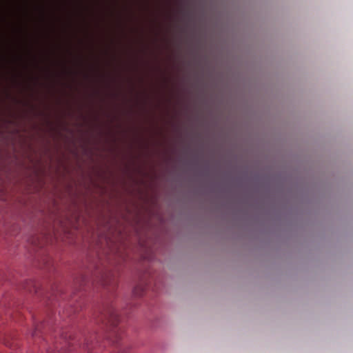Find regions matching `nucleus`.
Here are the masks:
<instances>
[{
	"instance_id": "2",
	"label": "nucleus",
	"mask_w": 353,
	"mask_h": 353,
	"mask_svg": "<svg viewBox=\"0 0 353 353\" xmlns=\"http://www.w3.org/2000/svg\"><path fill=\"white\" fill-rule=\"evenodd\" d=\"M144 291V288L141 285H137L134 288L133 290V293L136 296H141L143 294V292Z\"/></svg>"
},
{
	"instance_id": "1",
	"label": "nucleus",
	"mask_w": 353,
	"mask_h": 353,
	"mask_svg": "<svg viewBox=\"0 0 353 353\" xmlns=\"http://www.w3.org/2000/svg\"><path fill=\"white\" fill-rule=\"evenodd\" d=\"M103 316L108 319L110 323L115 325L118 321V315L112 305H106L101 312Z\"/></svg>"
},
{
	"instance_id": "5",
	"label": "nucleus",
	"mask_w": 353,
	"mask_h": 353,
	"mask_svg": "<svg viewBox=\"0 0 353 353\" xmlns=\"http://www.w3.org/2000/svg\"><path fill=\"white\" fill-rule=\"evenodd\" d=\"M102 284L103 285H109V281H106L105 279L103 278V280H102Z\"/></svg>"
},
{
	"instance_id": "4",
	"label": "nucleus",
	"mask_w": 353,
	"mask_h": 353,
	"mask_svg": "<svg viewBox=\"0 0 353 353\" xmlns=\"http://www.w3.org/2000/svg\"><path fill=\"white\" fill-rule=\"evenodd\" d=\"M41 326V325H37V327H35V330L32 333V336H36L37 335V331L40 329Z\"/></svg>"
},
{
	"instance_id": "6",
	"label": "nucleus",
	"mask_w": 353,
	"mask_h": 353,
	"mask_svg": "<svg viewBox=\"0 0 353 353\" xmlns=\"http://www.w3.org/2000/svg\"><path fill=\"white\" fill-rule=\"evenodd\" d=\"M86 279H87V278H86L85 276H82V278H81V281H80V282H81V285L82 283H85V282H86Z\"/></svg>"
},
{
	"instance_id": "7",
	"label": "nucleus",
	"mask_w": 353,
	"mask_h": 353,
	"mask_svg": "<svg viewBox=\"0 0 353 353\" xmlns=\"http://www.w3.org/2000/svg\"><path fill=\"white\" fill-rule=\"evenodd\" d=\"M101 316H101V318H102V319H103V318H104L105 321L107 320L108 322H110V321H108V319H105V318L103 316V314H101ZM102 321H104V319H102Z\"/></svg>"
},
{
	"instance_id": "3",
	"label": "nucleus",
	"mask_w": 353,
	"mask_h": 353,
	"mask_svg": "<svg viewBox=\"0 0 353 353\" xmlns=\"http://www.w3.org/2000/svg\"><path fill=\"white\" fill-rule=\"evenodd\" d=\"M49 353H65V351L62 350V347H60L58 345H56L54 349Z\"/></svg>"
}]
</instances>
